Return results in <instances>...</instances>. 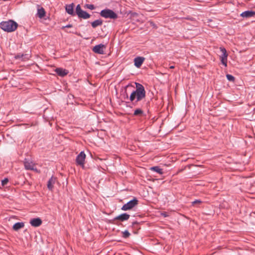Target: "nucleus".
<instances>
[{
    "label": "nucleus",
    "instance_id": "nucleus-14",
    "mask_svg": "<svg viewBox=\"0 0 255 255\" xmlns=\"http://www.w3.org/2000/svg\"><path fill=\"white\" fill-rule=\"evenodd\" d=\"M56 181V178L54 177H52L49 180L48 183H47V187L50 190H51V191L52 190L53 187H54V185Z\"/></svg>",
    "mask_w": 255,
    "mask_h": 255
},
{
    "label": "nucleus",
    "instance_id": "nucleus-1",
    "mask_svg": "<svg viewBox=\"0 0 255 255\" xmlns=\"http://www.w3.org/2000/svg\"><path fill=\"white\" fill-rule=\"evenodd\" d=\"M135 85L136 90L130 94L129 100L131 102H133L136 100V102H137L145 98V91L144 87L141 84L135 83Z\"/></svg>",
    "mask_w": 255,
    "mask_h": 255
},
{
    "label": "nucleus",
    "instance_id": "nucleus-30",
    "mask_svg": "<svg viewBox=\"0 0 255 255\" xmlns=\"http://www.w3.org/2000/svg\"><path fill=\"white\" fill-rule=\"evenodd\" d=\"M170 69H174V66H171L170 67Z\"/></svg>",
    "mask_w": 255,
    "mask_h": 255
},
{
    "label": "nucleus",
    "instance_id": "nucleus-21",
    "mask_svg": "<svg viewBox=\"0 0 255 255\" xmlns=\"http://www.w3.org/2000/svg\"><path fill=\"white\" fill-rule=\"evenodd\" d=\"M142 113H143V111L141 110L138 109L134 111V115L138 116V115H140L142 114Z\"/></svg>",
    "mask_w": 255,
    "mask_h": 255
},
{
    "label": "nucleus",
    "instance_id": "nucleus-24",
    "mask_svg": "<svg viewBox=\"0 0 255 255\" xmlns=\"http://www.w3.org/2000/svg\"><path fill=\"white\" fill-rule=\"evenodd\" d=\"M123 237L124 238H128L130 236V233L128 231H125L123 233Z\"/></svg>",
    "mask_w": 255,
    "mask_h": 255
},
{
    "label": "nucleus",
    "instance_id": "nucleus-26",
    "mask_svg": "<svg viewBox=\"0 0 255 255\" xmlns=\"http://www.w3.org/2000/svg\"><path fill=\"white\" fill-rule=\"evenodd\" d=\"M202 201L200 200H196L192 202L193 205H195L196 204H201Z\"/></svg>",
    "mask_w": 255,
    "mask_h": 255
},
{
    "label": "nucleus",
    "instance_id": "nucleus-6",
    "mask_svg": "<svg viewBox=\"0 0 255 255\" xmlns=\"http://www.w3.org/2000/svg\"><path fill=\"white\" fill-rule=\"evenodd\" d=\"M85 158L86 154L84 152L81 151L76 158L77 164L83 168L84 167Z\"/></svg>",
    "mask_w": 255,
    "mask_h": 255
},
{
    "label": "nucleus",
    "instance_id": "nucleus-20",
    "mask_svg": "<svg viewBox=\"0 0 255 255\" xmlns=\"http://www.w3.org/2000/svg\"><path fill=\"white\" fill-rule=\"evenodd\" d=\"M150 170L158 173L160 174H163L162 169L159 168L158 166H154L150 168Z\"/></svg>",
    "mask_w": 255,
    "mask_h": 255
},
{
    "label": "nucleus",
    "instance_id": "nucleus-11",
    "mask_svg": "<svg viewBox=\"0 0 255 255\" xmlns=\"http://www.w3.org/2000/svg\"><path fill=\"white\" fill-rule=\"evenodd\" d=\"M24 164L25 169L32 170H36V169L34 168L35 164L32 161L25 160Z\"/></svg>",
    "mask_w": 255,
    "mask_h": 255
},
{
    "label": "nucleus",
    "instance_id": "nucleus-29",
    "mask_svg": "<svg viewBox=\"0 0 255 255\" xmlns=\"http://www.w3.org/2000/svg\"><path fill=\"white\" fill-rule=\"evenodd\" d=\"M150 24L153 26H154V24L153 23V22H150Z\"/></svg>",
    "mask_w": 255,
    "mask_h": 255
},
{
    "label": "nucleus",
    "instance_id": "nucleus-22",
    "mask_svg": "<svg viewBox=\"0 0 255 255\" xmlns=\"http://www.w3.org/2000/svg\"><path fill=\"white\" fill-rule=\"evenodd\" d=\"M84 7L93 10L94 9L95 7L93 4H86L84 5Z\"/></svg>",
    "mask_w": 255,
    "mask_h": 255
},
{
    "label": "nucleus",
    "instance_id": "nucleus-12",
    "mask_svg": "<svg viewBox=\"0 0 255 255\" xmlns=\"http://www.w3.org/2000/svg\"><path fill=\"white\" fill-rule=\"evenodd\" d=\"M129 215L126 213H124L119 215L115 218V220H120L121 221H124L128 220L129 218Z\"/></svg>",
    "mask_w": 255,
    "mask_h": 255
},
{
    "label": "nucleus",
    "instance_id": "nucleus-27",
    "mask_svg": "<svg viewBox=\"0 0 255 255\" xmlns=\"http://www.w3.org/2000/svg\"><path fill=\"white\" fill-rule=\"evenodd\" d=\"M72 27V25H71V24H69V25H66V26H63V27H62V28L63 29H65L66 28H70V27Z\"/></svg>",
    "mask_w": 255,
    "mask_h": 255
},
{
    "label": "nucleus",
    "instance_id": "nucleus-7",
    "mask_svg": "<svg viewBox=\"0 0 255 255\" xmlns=\"http://www.w3.org/2000/svg\"><path fill=\"white\" fill-rule=\"evenodd\" d=\"M220 49L222 53V54L220 56V60L222 63L225 66H227V57L228 54L225 48L223 47H220Z\"/></svg>",
    "mask_w": 255,
    "mask_h": 255
},
{
    "label": "nucleus",
    "instance_id": "nucleus-16",
    "mask_svg": "<svg viewBox=\"0 0 255 255\" xmlns=\"http://www.w3.org/2000/svg\"><path fill=\"white\" fill-rule=\"evenodd\" d=\"M74 6V3H71L70 4L66 5V11L68 14H71V15H74V11H73Z\"/></svg>",
    "mask_w": 255,
    "mask_h": 255
},
{
    "label": "nucleus",
    "instance_id": "nucleus-2",
    "mask_svg": "<svg viewBox=\"0 0 255 255\" xmlns=\"http://www.w3.org/2000/svg\"><path fill=\"white\" fill-rule=\"evenodd\" d=\"M0 27L5 31L12 32L17 27V24L13 20L3 21L0 23Z\"/></svg>",
    "mask_w": 255,
    "mask_h": 255
},
{
    "label": "nucleus",
    "instance_id": "nucleus-4",
    "mask_svg": "<svg viewBox=\"0 0 255 255\" xmlns=\"http://www.w3.org/2000/svg\"><path fill=\"white\" fill-rule=\"evenodd\" d=\"M76 13L79 18L85 19L89 18L91 16L90 14L81 9L80 4H78L76 6Z\"/></svg>",
    "mask_w": 255,
    "mask_h": 255
},
{
    "label": "nucleus",
    "instance_id": "nucleus-15",
    "mask_svg": "<svg viewBox=\"0 0 255 255\" xmlns=\"http://www.w3.org/2000/svg\"><path fill=\"white\" fill-rule=\"evenodd\" d=\"M55 71L59 76L62 77L66 75L68 73L67 70L60 68H56Z\"/></svg>",
    "mask_w": 255,
    "mask_h": 255
},
{
    "label": "nucleus",
    "instance_id": "nucleus-13",
    "mask_svg": "<svg viewBox=\"0 0 255 255\" xmlns=\"http://www.w3.org/2000/svg\"><path fill=\"white\" fill-rule=\"evenodd\" d=\"M241 16L243 17L249 18L255 16V11H246L241 14Z\"/></svg>",
    "mask_w": 255,
    "mask_h": 255
},
{
    "label": "nucleus",
    "instance_id": "nucleus-23",
    "mask_svg": "<svg viewBox=\"0 0 255 255\" xmlns=\"http://www.w3.org/2000/svg\"><path fill=\"white\" fill-rule=\"evenodd\" d=\"M226 77H227V79L229 81H234L235 78L232 75H230V74H227Z\"/></svg>",
    "mask_w": 255,
    "mask_h": 255
},
{
    "label": "nucleus",
    "instance_id": "nucleus-25",
    "mask_svg": "<svg viewBox=\"0 0 255 255\" xmlns=\"http://www.w3.org/2000/svg\"><path fill=\"white\" fill-rule=\"evenodd\" d=\"M8 182V179L7 178H4L3 180L1 181V185L2 186L5 185Z\"/></svg>",
    "mask_w": 255,
    "mask_h": 255
},
{
    "label": "nucleus",
    "instance_id": "nucleus-17",
    "mask_svg": "<svg viewBox=\"0 0 255 255\" xmlns=\"http://www.w3.org/2000/svg\"><path fill=\"white\" fill-rule=\"evenodd\" d=\"M24 224L22 222H18L14 224L13 226V229L14 231H18L19 229L22 228Z\"/></svg>",
    "mask_w": 255,
    "mask_h": 255
},
{
    "label": "nucleus",
    "instance_id": "nucleus-19",
    "mask_svg": "<svg viewBox=\"0 0 255 255\" xmlns=\"http://www.w3.org/2000/svg\"><path fill=\"white\" fill-rule=\"evenodd\" d=\"M37 14L39 18H43L45 15V11L44 8L42 7L38 8Z\"/></svg>",
    "mask_w": 255,
    "mask_h": 255
},
{
    "label": "nucleus",
    "instance_id": "nucleus-9",
    "mask_svg": "<svg viewBox=\"0 0 255 255\" xmlns=\"http://www.w3.org/2000/svg\"><path fill=\"white\" fill-rule=\"evenodd\" d=\"M145 60L143 57H137L134 59V64L137 68H139Z\"/></svg>",
    "mask_w": 255,
    "mask_h": 255
},
{
    "label": "nucleus",
    "instance_id": "nucleus-18",
    "mask_svg": "<svg viewBox=\"0 0 255 255\" xmlns=\"http://www.w3.org/2000/svg\"><path fill=\"white\" fill-rule=\"evenodd\" d=\"M103 24V20L101 19H97L91 23L92 26L96 28L98 26H100Z\"/></svg>",
    "mask_w": 255,
    "mask_h": 255
},
{
    "label": "nucleus",
    "instance_id": "nucleus-3",
    "mask_svg": "<svg viewBox=\"0 0 255 255\" xmlns=\"http://www.w3.org/2000/svg\"><path fill=\"white\" fill-rule=\"evenodd\" d=\"M100 14L102 17L105 18L116 19L118 17V15L116 12L112 9L108 8L102 10Z\"/></svg>",
    "mask_w": 255,
    "mask_h": 255
},
{
    "label": "nucleus",
    "instance_id": "nucleus-5",
    "mask_svg": "<svg viewBox=\"0 0 255 255\" xmlns=\"http://www.w3.org/2000/svg\"><path fill=\"white\" fill-rule=\"evenodd\" d=\"M138 203L136 199L134 198L133 200L129 201L127 204H125L122 207V210L123 211H127L130 210L135 206Z\"/></svg>",
    "mask_w": 255,
    "mask_h": 255
},
{
    "label": "nucleus",
    "instance_id": "nucleus-10",
    "mask_svg": "<svg viewBox=\"0 0 255 255\" xmlns=\"http://www.w3.org/2000/svg\"><path fill=\"white\" fill-rule=\"evenodd\" d=\"M30 224L33 227H37L40 226L42 224L41 220L39 218H34L30 220Z\"/></svg>",
    "mask_w": 255,
    "mask_h": 255
},
{
    "label": "nucleus",
    "instance_id": "nucleus-8",
    "mask_svg": "<svg viewBox=\"0 0 255 255\" xmlns=\"http://www.w3.org/2000/svg\"><path fill=\"white\" fill-rule=\"evenodd\" d=\"M106 49V46L102 44L96 45L93 48V51L98 54H104V51Z\"/></svg>",
    "mask_w": 255,
    "mask_h": 255
},
{
    "label": "nucleus",
    "instance_id": "nucleus-28",
    "mask_svg": "<svg viewBox=\"0 0 255 255\" xmlns=\"http://www.w3.org/2000/svg\"><path fill=\"white\" fill-rule=\"evenodd\" d=\"M161 215L162 216H164V217H166L168 216V215L166 212H162L161 213Z\"/></svg>",
    "mask_w": 255,
    "mask_h": 255
}]
</instances>
